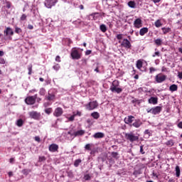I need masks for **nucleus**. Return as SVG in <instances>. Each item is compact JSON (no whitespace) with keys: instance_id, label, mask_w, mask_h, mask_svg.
<instances>
[{"instance_id":"nucleus-61","label":"nucleus","mask_w":182,"mask_h":182,"mask_svg":"<svg viewBox=\"0 0 182 182\" xmlns=\"http://www.w3.org/2000/svg\"><path fill=\"white\" fill-rule=\"evenodd\" d=\"M6 8H8V9H9L11 8V3L9 2H6Z\"/></svg>"},{"instance_id":"nucleus-24","label":"nucleus","mask_w":182,"mask_h":182,"mask_svg":"<svg viewBox=\"0 0 182 182\" xmlns=\"http://www.w3.org/2000/svg\"><path fill=\"white\" fill-rule=\"evenodd\" d=\"M161 30H162L164 35H166V34L168 33L169 32H171V28L170 27H168V28L163 27L161 28Z\"/></svg>"},{"instance_id":"nucleus-21","label":"nucleus","mask_w":182,"mask_h":182,"mask_svg":"<svg viewBox=\"0 0 182 182\" xmlns=\"http://www.w3.org/2000/svg\"><path fill=\"white\" fill-rule=\"evenodd\" d=\"M178 86L177 85L173 84L169 87L170 92H177Z\"/></svg>"},{"instance_id":"nucleus-26","label":"nucleus","mask_w":182,"mask_h":182,"mask_svg":"<svg viewBox=\"0 0 182 182\" xmlns=\"http://www.w3.org/2000/svg\"><path fill=\"white\" fill-rule=\"evenodd\" d=\"M90 16H92V19L94 21H96L99 18V16H100V14L99 13H92L90 14Z\"/></svg>"},{"instance_id":"nucleus-55","label":"nucleus","mask_w":182,"mask_h":182,"mask_svg":"<svg viewBox=\"0 0 182 182\" xmlns=\"http://www.w3.org/2000/svg\"><path fill=\"white\" fill-rule=\"evenodd\" d=\"M51 103L50 102H45L43 104L44 107H48V106H50Z\"/></svg>"},{"instance_id":"nucleus-13","label":"nucleus","mask_w":182,"mask_h":182,"mask_svg":"<svg viewBox=\"0 0 182 182\" xmlns=\"http://www.w3.org/2000/svg\"><path fill=\"white\" fill-rule=\"evenodd\" d=\"M48 150L51 153H55V151H58V150H59V145L56 144H52L49 146Z\"/></svg>"},{"instance_id":"nucleus-36","label":"nucleus","mask_w":182,"mask_h":182,"mask_svg":"<svg viewBox=\"0 0 182 182\" xmlns=\"http://www.w3.org/2000/svg\"><path fill=\"white\" fill-rule=\"evenodd\" d=\"M176 177H180V166H176Z\"/></svg>"},{"instance_id":"nucleus-30","label":"nucleus","mask_w":182,"mask_h":182,"mask_svg":"<svg viewBox=\"0 0 182 182\" xmlns=\"http://www.w3.org/2000/svg\"><path fill=\"white\" fill-rule=\"evenodd\" d=\"M165 144L168 146V147H172V146H174V141H173V139H170L169 141H166Z\"/></svg>"},{"instance_id":"nucleus-12","label":"nucleus","mask_w":182,"mask_h":182,"mask_svg":"<svg viewBox=\"0 0 182 182\" xmlns=\"http://www.w3.org/2000/svg\"><path fill=\"white\" fill-rule=\"evenodd\" d=\"M124 122L126 124H132L133 122H134V117L133 115H129L125 117Z\"/></svg>"},{"instance_id":"nucleus-8","label":"nucleus","mask_w":182,"mask_h":182,"mask_svg":"<svg viewBox=\"0 0 182 182\" xmlns=\"http://www.w3.org/2000/svg\"><path fill=\"white\" fill-rule=\"evenodd\" d=\"M119 43H121L122 48H125V49H130L132 48V43L127 38H124L122 41H119Z\"/></svg>"},{"instance_id":"nucleus-32","label":"nucleus","mask_w":182,"mask_h":182,"mask_svg":"<svg viewBox=\"0 0 182 182\" xmlns=\"http://www.w3.org/2000/svg\"><path fill=\"white\" fill-rule=\"evenodd\" d=\"M100 29L103 32V33H105V32L107 31V27H106V25L105 24H101L100 26Z\"/></svg>"},{"instance_id":"nucleus-1","label":"nucleus","mask_w":182,"mask_h":182,"mask_svg":"<svg viewBox=\"0 0 182 182\" xmlns=\"http://www.w3.org/2000/svg\"><path fill=\"white\" fill-rule=\"evenodd\" d=\"M119 86H120V82H119V80H114L112 82L109 90L112 93H118V94L122 93V92H123V89L119 87Z\"/></svg>"},{"instance_id":"nucleus-23","label":"nucleus","mask_w":182,"mask_h":182,"mask_svg":"<svg viewBox=\"0 0 182 182\" xmlns=\"http://www.w3.org/2000/svg\"><path fill=\"white\" fill-rule=\"evenodd\" d=\"M91 117H93V119H95V120H97V119L100 117V114H99L97 112H94L91 113Z\"/></svg>"},{"instance_id":"nucleus-38","label":"nucleus","mask_w":182,"mask_h":182,"mask_svg":"<svg viewBox=\"0 0 182 182\" xmlns=\"http://www.w3.org/2000/svg\"><path fill=\"white\" fill-rule=\"evenodd\" d=\"M41 96H45L46 93V90H45V88H41L40 90V92H39Z\"/></svg>"},{"instance_id":"nucleus-11","label":"nucleus","mask_w":182,"mask_h":182,"mask_svg":"<svg viewBox=\"0 0 182 182\" xmlns=\"http://www.w3.org/2000/svg\"><path fill=\"white\" fill-rule=\"evenodd\" d=\"M63 114V109H62V107H57L53 112V116L55 117H60Z\"/></svg>"},{"instance_id":"nucleus-45","label":"nucleus","mask_w":182,"mask_h":182,"mask_svg":"<svg viewBox=\"0 0 182 182\" xmlns=\"http://www.w3.org/2000/svg\"><path fill=\"white\" fill-rule=\"evenodd\" d=\"M46 160V157L45 156H39L38 161L41 163L42 161H45Z\"/></svg>"},{"instance_id":"nucleus-54","label":"nucleus","mask_w":182,"mask_h":182,"mask_svg":"<svg viewBox=\"0 0 182 182\" xmlns=\"http://www.w3.org/2000/svg\"><path fill=\"white\" fill-rule=\"evenodd\" d=\"M55 62H58V63H60V62H61V60H60V56L57 55V56L55 57Z\"/></svg>"},{"instance_id":"nucleus-25","label":"nucleus","mask_w":182,"mask_h":182,"mask_svg":"<svg viewBox=\"0 0 182 182\" xmlns=\"http://www.w3.org/2000/svg\"><path fill=\"white\" fill-rule=\"evenodd\" d=\"M154 43L156 45V46H161V45H163V40L161 38H157L154 40Z\"/></svg>"},{"instance_id":"nucleus-10","label":"nucleus","mask_w":182,"mask_h":182,"mask_svg":"<svg viewBox=\"0 0 182 182\" xmlns=\"http://www.w3.org/2000/svg\"><path fill=\"white\" fill-rule=\"evenodd\" d=\"M28 114L30 117L34 119V120H39L41 119V113L36 111L30 112Z\"/></svg>"},{"instance_id":"nucleus-42","label":"nucleus","mask_w":182,"mask_h":182,"mask_svg":"<svg viewBox=\"0 0 182 182\" xmlns=\"http://www.w3.org/2000/svg\"><path fill=\"white\" fill-rule=\"evenodd\" d=\"M45 113H46V114H50V113H52V108H47L45 109Z\"/></svg>"},{"instance_id":"nucleus-9","label":"nucleus","mask_w":182,"mask_h":182,"mask_svg":"<svg viewBox=\"0 0 182 182\" xmlns=\"http://www.w3.org/2000/svg\"><path fill=\"white\" fill-rule=\"evenodd\" d=\"M58 3V0H46L44 5L46 8L50 9L52 6H55Z\"/></svg>"},{"instance_id":"nucleus-19","label":"nucleus","mask_w":182,"mask_h":182,"mask_svg":"<svg viewBox=\"0 0 182 182\" xmlns=\"http://www.w3.org/2000/svg\"><path fill=\"white\" fill-rule=\"evenodd\" d=\"M4 33L6 36H9V35H10V36H12L14 35V31H12V28L8 27L6 28V31H4Z\"/></svg>"},{"instance_id":"nucleus-63","label":"nucleus","mask_w":182,"mask_h":182,"mask_svg":"<svg viewBox=\"0 0 182 182\" xmlns=\"http://www.w3.org/2000/svg\"><path fill=\"white\" fill-rule=\"evenodd\" d=\"M28 29H30V30L33 29V26L29 24V25L28 26Z\"/></svg>"},{"instance_id":"nucleus-33","label":"nucleus","mask_w":182,"mask_h":182,"mask_svg":"<svg viewBox=\"0 0 182 182\" xmlns=\"http://www.w3.org/2000/svg\"><path fill=\"white\" fill-rule=\"evenodd\" d=\"M80 163H82V159H76L74 161V166L75 167H79V166L80 165Z\"/></svg>"},{"instance_id":"nucleus-41","label":"nucleus","mask_w":182,"mask_h":182,"mask_svg":"<svg viewBox=\"0 0 182 182\" xmlns=\"http://www.w3.org/2000/svg\"><path fill=\"white\" fill-rule=\"evenodd\" d=\"M53 69H54V70H59V69H60V65L59 64H55L53 65Z\"/></svg>"},{"instance_id":"nucleus-6","label":"nucleus","mask_w":182,"mask_h":182,"mask_svg":"<svg viewBox=\"0 0 182 182\" xmlns=\"http://www.w3.org/2000/svg\"><path fill=\"white\" fill-rule=\"evenodd\" d=\"M167 79V75H163L161 73L157 74L155 76V80L156 83H163Z\"/></svg>"},{"instance_id":"nucleus-20","label":"nucleus","mask_w":182,"mask_h":182,"mask_svg":"<svg viewBox=\"0 0 182 182\" xmlns=\"http://www.w3.org/2000/svg\"><path fill=\"white\" fill-rule=\"evenodd\" d=\"M105 134L103 132H97L93 135L94 139H103Z\"/></svg>"},{"instance_id":"nucleus-64","label":"nucleus","mask_w":182,"mask_h":182,"mask_svg":"<svg viewBox=\"0 0 182 182\" xmlns=\"http://www.w3.org/2000/svg\"><path fill=\"white\" fill-rule=\"evenodd\" d=\"M161 0H153L154 4H159V2H161Z\"/></svg>"},{"instance_id":"nucleus-4","label":"nucleus","mask_w":182,"mask_h":182,"mask_svg":"<svg viewBox=\"0 0 182 182\" xmlns=\"http://www.w3.org/2000/svg\"><path fill=\"white\" fill-rule=\"evenodd\" d=\"M163 109V108L160 106H156L155 107H152V108H148L146 109V112L147 113H151V114H159V113L161 112V110Z\"/></svg>"},{"instance_id":"nucleus-7","label":"nucleus","mask_w":182,"mask_h":182,"mask_svg":"<svg viewBox=\"0 0 182 182\" xmlns=\"http://www.w3.org/2000/svg\"><path fill=\"white\" fill-rule=\"evenodd\" d=\"M37 97H38V95L28 97L25 99V102L26 105H35V102H36Z\"/></svg>"},{"instance_id":"nucleus-28","label":"nucleus","mask_w":182,"mask_h":182,"mask_svg":"<svg viewBox=\"0 0 182 182\" xmlns=\"http://www.w3.org/2000/svg\"><path fill=\"white\" fill-rule=\"evenodd\" d=\"M128 6H129V8H132L133 9H134V8H136V2L133 1H129Z\"/></svg>"},{"instance_id":"nucleus-22","label":"nucleus","mask_w":182,"mask_h":182,"mask_svg":"<svg viewBox=\"0 0 182 182\" xmlns=\"http://www.w3.org/2000/svg\"><path fill=\"white\" fill-rule=\"evenodd\" d=\"M136 66L137 69H139L140 70V69H141L143 68V61H141V60H138L136 61Z\"/></svg>"},{"instance_id":"nucleus-56","label":"nucleus","mask_w":182,"mask_h":182,"mask_svg":"<svg viewBox=\"0 0 182 182\" xmlns=\"http://www.w3.org/2000/svg\"><path fill=\"white\" fill-rule=\"evenodd\" d=\"M9 162L11 163V164H14V163H15V159L14 158H11L9 160Z\"/></svg>"},{"instance_id":"nucleus-40","label":"nucleus","mask_w":182,"mask_h":182,"mask_svg":"<svg viewBox=\"0 0 182 182\" xmlns=\"http://www.w3.org/2000/svg\"><path fill=\"white\" fill-rule=\"evenodd\" d=\"M67 174H68V177H69L70 178H73L74 175H73V172H72V171L67 172Z\"/></svg>"},{"instance_id":"nucleus-58","label":"nucleus","mask_w":182,"mask_h":182,"mask_svg":"<svg viewBox=\"0 0 182 182\" xmlns=\"http://www.w3.org/2000/svg\"><path fill=\"white\" fill-rule=\"evenodd\" d=\"M178 77H179L180 79H182V72L178 73Z\"/></svg>"},{"instance_id":"nucleus-39","label":"nucleus","mask_w":182,"mask_h":182,"mask_svg":"<svg viewBox=\"0 0 182 182\" xmlns=\"http://www.w3.org/2000/svg\"><path fill=\"white\" fill-rule=\"evenodd\" d=\"M86 122L90 126H93V124L95 123V122L92 119H87Z\"/></svg>"},{"instance_id":"nucleus-44","label":"nucleus","mask_w":182,"mask_h":182,"mask_svg":"<svg viewBox=\"0 0 182 182\" xmlns=\"http://www.w3.org/2000/svg\"><path fill=\"white\" fill-rule=\"evenodd\" d=\"M116 38L118 41H122L123 39V34H117Z\"/></svg>"},{"instance_id":"nucleus-5","label":"nucleus","mask_w":182,"mask_h":182,"mask_svg":"<svg viewBox=\"0 0 182 182\" xmlns=\"http://www.w3.org/2000/svg\"><path fill=\"white\" fill-rule=\"evenodd\" d=\"M85 107L87 110H95V109H97V106H99V104L97 103V101H92L90 102L88 104H85Z\"/></svg>"},{"instance_id":"nucleus-51","label":"nucleus","mask_w":182,"mask_h":182,"mask_svg":"<svg viewBox=\"0 0 182 182\" xmlns=\"http://www.w3.org/2000/svg\"><path fill=\"white\" fill-rule=\"evenodd\" d=\"M34 140L38 143H41V138L39 136H35Z\"/></svg>"},{"instance_id":"nucleus-35","label":"nucleus","mask_w":182,"mask_h":182,"mask_svg":"<svg viewBox=\"0 0 182 182\" xmlns=\"http://www.w3.org/2000/svg\"><path fill=\"white\" fill-rule=\"evenodd\" d=\"M111 156L114 158V159H116L117 160V159H119V153L117 152H112L111 153Z\"/></svg>"},{"instance_id":"nucleus-47","label":"nucleus","mask_w":182,"mask_h":182,"mask_svg":"<svg viewBox=\"0 0 182 182\" xmlns=\"http://www.w3.org/2000/svg\"><path fill=\"white\" fill-rule=\"evenodd\" d=\"M90 178H91V177H90V175H89V174H86L84 176V179L87 181L90 180Z\"/></svg>"},{"instance_id":"nucleus-16","label":"nucleus","mask_w":182,"mask_h":182,"mask_svg":"<svg viewBox=\"0 0 182 182\" xmlns=\"http://www.w3.org/2000/svg\"><path fill=\"white\" fill-rule=\"evenodd\" d=\"M68 134H70L71 136H74L75 137H77V136H83L85 134V130H78L73 134H70V132H68Z\"/></svg>"},{"instance_id":"nucleus-15","label":"nucleus","mask_w":182,"mask_h":182,"mask_svg":"<svg viewBox=\"0 0 182 182\" xmlns=\"http://www.w3.org/2000/svg\"><path fill=\"white\" fill-rule=\"evenodd\" d=\"M148 103H149V105H157V103H159V98L157 97H151L148 100Z\"/></svg>"},{"instance_id":"nucleus-60","label":"nucleus","mask_w":182,"mask_h":182,"mask_svg":"<svg viewBox=\"0 0 182 182\" xmlns=\"http://www.w3.org/2000/svg\"><path fill=\"white\" fill-rule=\"evenodd\" d=\"M108 160H109V163H110V164H114V161H113V159H108Z\"/></svg>"},{"instance_id":"nucleus-49","label":"nucleus","mask_w":182,"mask_h":182,"mask_svg":"<svg viewBox=\"0 0 182 182\" xmlns=\"http://www.w3.org/2000/svg\"><path fill=\"white\" fill-rule=\"evenodd\" d=\"M15 32L16 33H21V32H22V30L18 27H16Z\"/></svg>"},{"instance_id":"nucleus-62","label":"nucleus","mask_w":182,"mask_h":182,"mask_svg":"<svg viewBox=\"0 0 182 182\" xmlns=\"http://www.w3.org/2000/svg\"><path fill=\"white\" fill-rule=\"evenodd\" d=\"M161 72H167V68L166 67H162Z\"/></svg>"},{"instance_id":"nucleus-48","label":"nucleus","mask_w":182,"mask_h":182,"mask_svg":"<svg viewBox=\"0 0 182 182\" xmlns=\"http://www.w3.org/2000/svg\"><path fill=\"white\" fill-rule=\"evenodd\" d=\"M156 56L159 57L160 56V51H156L154 53V55H152V58H156Z\"/></svg>"},{"instance_id":"nucleus-50","label":"nucleus","mask_w":182,"mask_h":182,"mask_svg":"<svg viewBox=\"0 0 182 182\" xmlns=\"http://www.w3.org/2000/svg\"><path fill=\"white\" fill-rule=\"evenodd\" d=\"M32 74V65H28V75H31Z\"/></svg>"},{"instance_id":"nucleus-59","label":"nucleus","mask_w":182,"mask_h":182,"mask_svg":"<svg viewBox=\"0 0 182 182\" xmlns=\"http://www.w3.org/2000/svg\"><path fill=\"white\" fill-rule=\"evenodd\" d=\"M177 127H178V129H182V122H180L178 124Z\"/></svg>"},{"instance_id":"nucleus-2","label":"nucleus","mask_w":182,"mask_h":182,"mask_svg":"<svg viewBox=\"0 0 182 182\" xmlns=\"http://www.w3.org/2000/svg\"><path fill=\"white\" fill-rule=\"evenodd\" d=\"M140 137V135L139 134H134L133 132L126 133L125 134V139L127 140H129L131 143H133L134 141H139V138Z\"/></svg>"},{"instance_id":"nucleus-29","label":"nucleus","mask_w":182,"mask_h":182,"mask_svg":"<svg viewBox=\"0 0 182 182\" xmlns=\"http://www.w3.org/2000/svg\"><path fill=\"white\" fill-rule=\"evenodd\" d=\"M154 25L156 28H160V26H162L161 20L158 19L155 21Z\"/></svg>"},{"instance_id":"nucleus-53","label":"nucleus","mask_w":182,"mask_h":182,"mask_svg":"<svg viewBox=\"0 0 182 182\" xmlns=\"http://www.w3.org/2000/svg\"><path fill=\"white\" fill-rule=\"evenodd\" d=\"M153 72H156V68H153V67H151L149 68V73H153Z\"/></svg>"},{"instance_id":"nucleus-31","label":"nucleus","mask_w":182,"mask_h":182,"mask_svg":"<svg viewBox=\"0 0 182 182\" xmlns=\"http://www.w3.org/2000/svg\"><path fill=\"white\" fill-rule=\"evenodd\" d=\"M95 145H93V144H87L85 146V150H88V151H90L92 150V147H93Z\"/></svg>"},{"instance_id":"nucleus-46","label":"nucleus","mask_w":182,"mask_h":182,"mask_svg":"<svg viewBox=\"0 0 182 182\" xmlns=\"http://www.w3.org/2000/svg\"><path fill=\"white\" fill-rule=\"evenodd\" d=\"M73 115L76 117V116H82V112L80 111H77V112H73Z\"/></svg>"},{"instance_id":"nucleus-3","label":"nucleus","mask_w":182,"mask_h":182,"mask_svg":"<svg viewBox=\"0 0 182 182\" xmlns=\"http://www.w3.org/2000/svg\"><path fill=\"white\" fill-rule=\"evenodd\" d=\"M70 56L72 59L79 60L82 58V52L77 50V48H74L71 50Z\"/></svg>"},{"instance_id":"nucleus-34","label":"nucleus","mask_w":182,"mask_h":182,"mask_svg":"<svg viewBox=\"0 0 182 182\" xmlns=\"http://www.w3.org/2000/svg\"><path fill=\"white\" fill-rule=\"evenodd\" d=\"M23 124V121L22 120V119H20L17 120L16 125L18 127H22Z\"/></svg>"},{"instance_id":"nucleus-52","label":"nucleus","mask_w":182,"mask_h":182,"mask_svg":"<svg viewBox=\"0 0 182 182\" xmlns=\"http://www.w3.org/2000/svg\"><path fill=\"white\" fill-rule=\"evenodd\" d=\"M75 115L74 114H73L71 117H70L69 118H68V120L70 121V122H73V120H75Z\"/></svg>"},{"instance_id":"nucleus-18","label":"nucleus","mask_w":182,"mask_h":182,"mask_svg":"<svg viewBox=\"0 0 182 182\" xmlns=\"http://www.w3.org/2000/svg\"><path fill=\"white\" fill-rule=\"evenodd\" d=\"M149 32V28L147 27H144L139 30V35L141 36H144L146 33Z\"/></svg>"},{"instance_id":"nucleus-57","label":"nucleus","mask_w":182,"mask_h":182,"mask_svg":"<svg viewBox=\"0 0 182 182\" xmlns=\"http://www.w3.org/2000/svg\"><path fill=\"white\" fill-rule=\"evenodd\" d=\"M95 72H96L97 73H100V71L99 70V66H97L96 68L94 70Z\"/></svg>"},{"instance_id":"nucleus-27","label":"nucleus","mask_w":182,"mask_h":182,"mask_svg":"<svg viewBox=\"0 0 182 182\" xmlns=\"http://www.w3.org/2000/svg\"><path fill=\"white\" fill-rule=\"evenodd\" d=\"M46 99L47 100H49L50 102L52 100H55V95L48 93V95L46 97Z\"/></svg>"},{"instance_id":"nucleus-43","label":"nucleus","mask_w":182,"mask_h":182,"mask_svg":"<svg viewBox=\"0 0 182 182\" xmlns=\"http://www.w3.org/2000/svg\"><path fill=\"white\" fill-rule=\"evenodd\" d=\"M144 134H147V136L150 137V136H151V132H150L149 129H146L144 132Z\"/></svg>"},{"instance_id":"nucleus-14","label":"nucleus","mask_w":182,"mask_h":182,"mask_svg":"<svg viewBox=\"0 0 182 182\" xmlns=\"http://www.w3.org/2000/svg\"><path fill=\"white\" fill-rule=\"evenodd\" d=\"M141 124H143V122H141V120H140V119H134V122L132 124V126H133L134 127H136V129H139V127H140Z\"/></svg>"},{"instance_id":"nucleus-17","label":"nucleus","mask_w":182,"mask_h":182,"mask_svg":"<svg viewBox=\"0 0 182 182\" xmlns=\"http://www.w3.org/2000/svg\"><path fill=\"white\" fill-rule=\"evenodd\" d=\"M134 26L135 28H137V29L141 28L142 25H141V18H136L134 21Z\"/></svg>"},{"instance_id":"nucleus-37","label":"nucleus","mask_w":182,"mask_h":182,"mask_svg":"<svg viewBox=\"0 0 182 182\" xmlns=\"http://www.w3.org/2000/svg\"><path fill=\"white\" fill-rule=\"evenodd\" d=\"M139 153H141V154H146V151H144V145L140 146Z\"/></svg>"}]
</instances>
